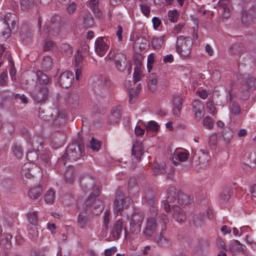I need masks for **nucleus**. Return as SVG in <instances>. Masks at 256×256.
Returning <instances> with one entry per match:
<instances>
[{"label":"nucleus","instance_id":"680f3d73","mask_svg":"<svg viewBox=\"0 0 256 256\" xmlns=\"http://www.w3.org/2000/svg\"><path fill=\"white\" fill-rule=\"evenodd\" d=\"M140 8L142 12L146 17L150 16V8L145 4H140Z\"/></svg>","mask_w":256,"mask_h":256},{"label":"nucleus","instance_id":"7c9ffc66","mask_svg":"<svg viewBox=\"0 0 256 256\" xmlns=\"http://www.w3.org/2000/svg\"><path fill=\"white\" fill-rule=\"evenodd\" d=\"M100 0H90V6L92 10L96 14V16L100 18L102 15V12L99 8Z\"/></svg>","mask_w":256,"mask_h":256},{"label":"nucleus","instance_id":"bf43d9fd","mask_svg":"<svg viewBox=\"0 0 256 256\" xmlns=\"http://www.w3.org/2000/svg\"><path fill=\"white\" fill-rule=\"evenodd\" d=\"M250 88H249L246 84H242V86H241V92L244 94V96H242L243 98L246 99L250 96Z\"/></svg>","mask_w":256,"mask_h":256},{"label":"nucleus","instance_id":"37998d69","mask_svg":"<svg viewBox=\"0 0 256 256\" xmlns=\"http://www.w3.org/2000/svg\"><path fill=\"white\" fill-rule=\"evenodd\" d=\"M203 106L201 104H198V106H193L192 107V111L194 113L195 116L200 119L202 116V110H203Z\"/></svg>","mask_w":256,"mask_h":256},{"label":"nucleus","instance_id":"09e8293b","mask_svg":"<svg viewBox=\"0 0 256 256\" xmlns=\"http://www.w3.org/2000/svg\"><path fill=\"white\" fill-rule=\"evenodd\" d=\"M147 131H152L156 132L158 130L159 126L154 121L150 122L146 126Z\"/></svg>","mask_w":256,"mask_h":256},{"label":"nucleus","instance_id":"c9c22d12","mask_svg":"<svg viewBox=\"0 0 256 256\" xmlns=\"http://www.w3.org/2000/svg\"><path fill=\"white\" fill-rule=\"evenodd\" d=\"M232 188L230 187H226L224 189L220 194V199L224 202L228 201L232 196Z\"/></svg>","mask_w":256,"mask_h":256},{"label":"nucleus","instance_id":"423d86ee","mask_svg":"<svg viewBox=\"0 0 256 256\" xmlns=\"http://www.w3.org/2000/svg\"><path fill=\"white\" fill-rule=\"evenodd\" d=\"M131 202L132 200L130 198L125 197L122 192H118L114 202V212L117 216L120 215L122 210L124 208H126Z\"/></svg>","mask_w":256,"mask_h":256},{"label":"nucleus","instance_id":"58836bf2","mask_svg":"<svg viewBox=\"0 0 256 256\" xmlns=\"http://www.w3.org/2000/svg\"><path fill=\"white\" fill-rule=\"evenodd\" d=\"M20 8L24 10H28L32 8L34 5V0H20Z\"/></svg>","mask_w":256,"mask_h":256},{"label":"nucleus","instance_id":"de8ad7c7","mask_svg":"<svg viewBox=\"0 0 256 256\" xmlns=\"http://www.w3.org/2000/svg\"><path fill=\"white\" fill-rule=\"evenodd\" d=\"M178 203L182 205H186L189 204L188 197L184 194H178Z\"/></svg>","mask_w":256,"mask_h":256},{"label":"nucleus","instance_id":"39448f33","mask_svg":"<svg viewBox=\"0 0 256 256\" xmlns=\"http://www.w3.org/2000/svg\"><path fill=\"white\" fill-rule=\"evenodd\" d=\"M18 19L16 14L8 13L6 14L3 20H0L4 27V30H2V33L4 37H8L11 30L15 28H18Z\"/></svg>","mask_w":256,"mask_h":256},{"label":"nucleus","instance_id":"20e7f679","mask_svg":"<svg viewBox=\"0 0 256 256\" xmlns=\"http://www.w3.org/2000/svg\"><path fill=\"white\" fill-rule=\"evenodd\" d=\"M192 44L190 37L180 36L177 38L176 51L180 54L186 56L190 54Z\"/></svg>","mask_w":256,"mask_h":256},{"label":"nucleus","instance_id":"e2e57ef3","mask_svg":"<svg viewBox=\"0 0 256 256\" xmlns=\"http://www.w3.org/2000/svg\"><path fill=\"white\" fill-rule=\"evenodd\" d=\"M247 158H248L244 159L246 164L250 165L254 164V166L256 163V158L254 156V154H249Z\"/></svg>","mask_w":256,"mask_h":256},{"label":"nucleus","instance_id":"4468645a","mask_svg":"<svg viewBox=\"0 0 256 256\" xmlns=\"http://www.w3.org/2000/svg\"><path fill=\"white\" fill-rule=\"evenodd\" d=\"M104 37L98 38L95 42L96 52L100 56H103L109 48L108 45L104 41Z\"/></svg>","mask_w":256,"mask_h":256},{"label":"nucleus","instance_id":"6e6d98bb","mask_svg":"<svg viewBox=\"0 0 256 256\" xmlns=\"http://www.w3.org/2000/svg\"><path fill=\"white\" fill-rule=\"evenodd\" d=\"M2 225L6 228H10L13 224V221L10 218L3 217L2 218Z\"/></svg>","mask_w":256,"mask_h":256},{"label":"nucleus","instance_id":"72a5a7b5","mask_svg":"<svg viewBox=\"0 0 256 256\" xmlns=\"http://www.w3.org/2000/svg\"><path fill=\"white\" fill-rule=\"evenodd\" d=\"M66 181L69 184H72L74 180V170L72 167L68 168L64 174Z\"/></svg>","mask_w":256,"mask_h":256},{"label":"nucleus","instance_id":"1a4fd4ad","mask_svg":"<svg viewBox=\"0 0 256 256\" xmlns=\"http://www.w3.org/2000/svg\"><path fill=\"white\" fill-rule=\"evenodd\" d=\"M189 156L188 152L182 148H177L175 150L172 161L175 166H178L180 162H186L188 160Z\"/></svg>","mask_w":256,"mask_h":256},{"label":"nucleus","instance_id":"c03bdc74","mask_svg":"<svg viewBox=\"0 0 256 256\" xmlns=\"http://www.w3.org/2000/svg\"><path fill=\"white\" fill-rule=\"evenodd\" d=\"M54 200V192L52 190H48L44 196V201L47 204H52Z\"/></svg>","mask_w":256,"mask_h":256},{"label":"nucleus","instance_id":"412c9836","mask_svg":"<svg viewBox=\"0 0 256 256\" xmlns=\"http://www.w3.org/2000/svg\"><path fill=\"white\" fill-rule=\"evenodd\" d=\"M122 114L120 108L114 107L108 117V122L112 124H116L121 118Z\"/></svg>","mask_w":256,"mask_h":256},{"label":"nucleus","instance_id":"e433bc0d","mask_svg":"<svg viewBox=\"0 0 256 256\" xmlns=\"http://www.w3.org/2000/svg\"><path fill=\"white\" fill-rule=\"evenodd\" d=\"M156 198L154 192L150 190H148L145 192L144 196V200L146 201L149 204L151 205L154 204Z\"/></svg>","mask_w":256,"mask_h":256},{"label":"nucleus","instance_id":"5fc2aeb1","mask_svg":"<svg viewBox=\"0 0 256 256\" xmlns=\"http://www.w3.org/2000/svg\"><path fill=\"white\" fill-rule=\"evenodd\" d=\"M246 84L250 89L256 88V79L253 77H248L246 79Z\"/></svg>","mask_w":256,"mask_h":256},{"label":"nucleus","instance_id":"69168bd1","mask_svg":"<svg viewBox=\"0 0 256 256\" xmlns=\"http://www.w3.org/2000/svg\"><path fill=\"white\" fill-rule=\"evenodd\" d=\"M56 44L52 41L46 42L44 46V49L45 51L54 50Z\"/></svg>","mask_w":256,"mask_h":256},{"label":"nucleus","instance_id":"052dcab7","mask_svg":"<svg viewBox=\"0 0 256 256\" xmlns=\"http://www.w3.org/2000/svg\"><path fill=\"white\" fill-rule=\"evenodd\" d=\"M8 80V73L6 70H4L0 76V86L6 84Z\"/></svg>","mask_w":256,"mask_h":256},{"label":"nucleus","instance_id":"f3484780","mask_svg":"<svg viewBox=\"0 0 256 256\" xmlns=\"http://www.w3.org/2000/svg\"><path fill=\"white\" fill-rule=\"evenodd\" d=\"M90 218L86 212L79 214L77 219V224L79 228L86 229L90 226Z\"/></svg>","mask_w":256,"mask_h":256},{"label":"nucleus","instance_id":"4d7b16f0","mask_svg":"<svg viewBox=\"0 0 256 256\" xmlns=\"http://www.w3.org/2000/svg\"><path fill=\"white\" fill-rule=\"evenodd\" d=\"M154 172L156 174H164L166 172L165 166L162 164H156L154 167Z\"/></svg>","mask_w":256,"mask_h":256},{"label":"nucleus","instance_id":"ddd939ff","mask_svg":"<svg viewBox=\"0 0 256 256\" xmlns=\"http://www.w3.org/2000/svg\"><path fill=\"white\" fill-rule=\"evenodd\" d=\"M208 242L204 239L199 240L196 244L192 252L197 255H204L208 252Z\"/></svg>","mask_w":256,"mask_h":256},{"label":"nucleus","instance_id":"aec40b11","mask_svg":"<svg viewBox=\"0 0 256 256\" xmlns=\"http://www.w3.org/2000/svg\"><path fill=\"white\" fill-rule=\"evenodd\" d=\"M37 76L36 84H40L42 87H46V86L51 82V78H49L46 74L42 72L38 71L36 74Z\"/></svg>","mask_w":256,"mask_h":256},{"label":"nucleus","instance_id":"f257e3e1","mask_svg":"<svg viewBox=\"0 0 256 256\" xmlns=\"http://www.w3.org/2000/svg\"><path fill=\"white\" fill-rule=\"evenodd\" d=\"M80 186L82 190L85 193L90 190H92V194L85 201V204L88 206L90 204L91 200L94 198L93 196H98L100 194V190L98 186L94 184V178L88 174H84L82 176L80 180Z\"/></svg>","mask_w":256,"mask_h":256},{"label":"nucleus","instance_id":"c756f323","mask_svg":"<svg viewBox=\"0 0 256 256\" xmlns=\"http://www.w3.org/2000/svg\"><path fill=\"white\" fill-rule=\"evenodd\" d=\"M164 36L157 37L154 36L152 39L151 43L154 49H160L162 46L164 41Z\"/></svg>","mask_w":256,"mask_h":256},{"label":"nucleus","instance_id":"4c0bfd02","mask_svg":"<svg viewBox=\"0 0 256 256\" xmlns=\"http://www.w3.org/2000/svg\"><path fill=\"white\" fill-rule=\"evenodd\" d=\"M42 193V188L38 186L31 188L29 191L28 195L32 199H36L41 195Z\"/></svg>","mask_w":256,"mask_h":256},{"label":"nucleus","instance_id":"7ed1b4c3","mask_svg":"<svg viewBox=\"0 0 256 256\" xmlns=\"http://www.w3.org/2000/svg\"><path fill=\"white\" fill-rule=\"evenodd\" d=\"M84 154V146L78 144H72L68 146L66 152L60 158L65 164L66 159L71 161L76 160Z\"/></svg>","mask_w":256,"mask_h":256},{"label":"nucleus","instance_id":"9b49d317","mask_svg":"<svg viewBox=\"0 0 256 256\" xmlns=\"http://www.w3.org/2000/svg\"><path fill=\"white\" fill-rule=\"evenodd\" d=\"M178 198V192L176 190L173 188H169L167 190V198L165 200L163 201V206L164 210L166 212H168L170 210V207L173 206H170V204L175 202Z\"/></svg>","mask_w":256,"mask_h":256},{"label":"nucleus","instance_id":"13d9d810","mask_svg":"<svg viewBox=\"0 0 256 256\" xmlns=\"http://www.w3.org/2000/svg\"><path fill=\"white\" fill-rule=\"evenodd\" d=\"M209 144L212 149H215L217 144V136L215 134H213L210 136Z\"/></svg>","mask_w":256,"mask_h":256},{"label":"nucleus","instance_id":"603ef678","mask_svg":"<svg viewBox=\"0 0 256 256\" xmlns=\"http://www.w3.org/2000/svg\"><path fill=\"white\" fill-rule=\"evenodd\" d=\"M83 24L86 28H90L93 24V19L90 14H86L83 17Z\"/></svg>","mask_w":256,"mask_h":256},{"label":"nucleus","instance_id":"bb28decb","mask_svg":"<svg viewBox=\"0 0 256 256\" xmlns=\"http://www.w3.org/2000/svg\"><path fill=\"white\" fill-rule=\"evenodd\" d=\"M12 236L8 232H4L1 236V244L4 248L8 250L12 246L11 240Z\"/></svg>","mask_w":256,"mask_h":256},{"label":"nucleus","instance_id":"0e129e2a","mask_svg":"<svg viewBox=\"0 0 256 256\" xmlns=\"http://www.w3.org/2000/svg\"><path fill=\"white\" fill-rule=\"evenodd\" d=\"M147 61L148 70L149 72H150L152 68V65L154 61V56L152 54H150L148 56Z\"/></svg>","mask_w":256,"mask_h":256},{"label":"nucleus","instance_id":"774afa93","mask_svg":"<svg viewBox=\"0 0 256 256\" xmlns=\"http://www.w3.org/2000/svg\"><path fill=\"white\" fill-rule=\"evenodd\" d=\"M240 112L239 105L236 102H233L231 107V112L234 115L239 114Z\"/></svg>","mask_w":256,"mask_h":256},{"label":"nucleus","instance_id":"b1692460","mask_svg":"<svg viewBox=\"0 0 256 256\" xmlns=\"http://www.w3.org/2000/svg\"><path fill=\"white\" fill-rule=\"evenodd\" d=\"M158 84V76L152 73L150 74L148 77V89L152 92H154L157 90V86Z\"/></svg>","mask_w":256,"mask_h":256},{"label":"nucleus","instance_id":"6e6552de","mask_svg":"<svg viewBox=\"0 0 256 256\" xmlns=\"http://www.w3.org/2000/svg\"><path fill=\"white\" fill-rule=\"evenodd\" d=\"M158 224L156 218L150 217L147 218L146 226L142 230V234L146 239H150L156 232Z\"/></svg>","mask_w":256,"mask_h":256},{"label":"nucleus","instance_id":"ea45409f","mask_svg":"<svg viewBox=\"0 0 256 256\" xmlns=\"http://www.w3.org/2000/svg\"><path fill=\"white\" fill-rule=\"evenodd\" d=\"M66 100L68 104L77 105L79 100V96L77 92H73L68 95Z\"/></svg>","mask_w":256,"mask_h":256},{"label":"nucleus","instance_id":"5701e85b","mask_svg":"<svg viewBox=\"0 0 256 256\" xmlns=\"http://www.w3.org/2000/svg\"><path fill=\"white\" fill-rule=\"evenodd\" d=\"M142 144L138 142H136L133 144L132 154L134 158L138 161L140 160L141 156L144 153Z\"/></svg>","mask_w":256,"mask_h":256},{"label":"nucleus","instance_id":"a19ab883","mask_svg":"<svg viewBox=\"0 0 256 256\" xmlns=\"http://www.w3.org/2000/svg\"><path fill=\"white\" fill-rule=\"evenodd\" d=\"M142 85L141 84H138L136 86V90H135L133 88L128 89L129 93V102H132L133 98H136L138 96V93L141 90Z\"/></svg>","mask_w":256,"mask_h":256},{"label":"nucleus","instance_id":"3c124183","mask_svg":"<svg viewBox=\"0 0 256 256\" xmlns=\"http://www.w3.org/2000/svg\"><path fill=\"white\" fill-rule=\"evenodd\" d=\"M12 150L15 156L17 158H20L22 156L23 150L22 147L20 146L15 145L12 148Z\"/></svg>","mask_w":256,"mask_h":256},{"label":"nucleus","instance_id":"a18cd8bd","mask_svg":"<svg viewBox=\"0 0 256 256\" xmlns=\"http://www.w3.org/2000/svg\"><path fill=\"white\" fill-rule=\"evenodd\" d=\"M28 218L30 224L32 226H36L38 222V218L36 212L28 213Z\"/></svg>","mask_w":256,"mask_h":256},{"label":"nucleus","instance_id":"dca6fc26","mask_svg":"<svg viewBox=\"0 0 256 256\" xmlns=\"http://www.w3.org/2000/svg\"><path fill=\"white\" fill-rule=\"evenodd\" d=\"M114 64L118 70L124 72L128 66V61L125 56L121 53L116 54L114 56Z\"/></svg>","mask_w":256,"mask_h":256},{"label":"nucleus","instance_id":"0eeeda50","mask_svg":"<svg viewBox=\"0 0 256 256\" xmlns=\"http://www.w3.org/2000/svg\"><path fill=\"white\" fill-rule=\"evenodd\" d=\"M144 217L142 214L134 213L130 222V232L133 234H138L141 230V226Z\"/></svg>","mask_w":256,"mask_h":256},{"label":"nucleus","instance_id":"864d4df0","mask_svg":"<svg viewBox=\"0 0 256 256\" xmlns=\"http://www.w3.org/2000/svg\"><path fill=\"white\" fill-rule=\"evenodd\" d=\"M202 124L204 126L208 129H212L214 127V121L209 116L204 118Z\"/></svg>","mask_w":256,"mask_h":256},{"label":"nucleus","instance_id":"a211bd4d","mask_svg":"<svg viewBox=\"0 0 256 256\" xmlns=\"http://www.w3.org/2000/svg\"><path fill=\"white\" fill-rule=\"evenodd\" d=\"M172 212L174 218L178 222H182L186 220V216L179 206H172Z\"/></svg>","mask_w":256,"mask_h":256},{"label":"nucleus","instance_id":"cd10ccee","mask_svg":"<svg viewBox=\"0 0 256 256\" xmlns=\"http://www.w3.org/2000/svg\"><path fill=\"white\" fill-rule=\"evenodd\" d=\"M245 246L242 245L237 240H234L228 246L230 250L234 254L242 252L244 250Z\"/></svg>","mask_w":256,"mask_h":256},{"label":"nucleus","instance_id":"49530a36","mask_svg":"<svg viewBox=\"0 0 256 256\" xmlns=\"http://www.w3.org/2000/svg\"><path fill=\"white\" fill-rule=\"evenodd\" d=\"M168 16L170 22H175L177 21L179 14L177 10H173L168 12Z\"/></svg>","mask_w":256,"mask_h":256},{"label":"nucleus","instance_id":"6ab92c4d","mask_svg":"<svg viewBox=\"0 0 256 256\" xmlns=\"http://www.w3.org/2000/svg\"><path fill=\"white\" fill-rule=\"evenodd\" d=\"M154 242L161 247L170 248L172 246V240L164 237L162 233L154 238Z\"/></svg>","mask_w":256,"mask_h":256},{"label":"nucleus","instance_id":"393cba45","mask_svg":"<svg viewBox=\"0 0 256 256\" xmlns=\"http://www.w3.org/2000/svg\"><path fill=\"white\" fill-rule=\"evenodd\" d=\"M99 90L102 92H106L110 88L111 83L107 76H101L98 80Z\"/></svg>","mask_w":256,"mask_h":256},{"label":"nucleus","instance_id":"f8f14e48","mask_svg":"<svg viewBox=\"0 0 256 256\" xmlns=\"http://www.w3.org/2000/svg\"><path fill=\"white\" fill-rule=\"evenodd\" d=\"M74 81L73 73L70 72H65L62 74L59 78V83L61 86L68 88L71 86Z\"/></svg>","mask_w":256,"mask_h":256},{"label":"nucleus","instance_id":"338daca9","mask_svg":"<svg viewBox=\"0 0 256 256\" xmlns=\"http://www.w3.org/2000/svg\"><path fill=\"white\" fill-rule=\"evenodd\" d=\"M223 136L227 143H228L232 137V132L230 130H224L223 132Z\"/></svg>","mask_w":256,"mask_h":256},{"label":"nucleus","instance_id":"79ce46f5","mask_svg":"<svg viewBox=\"0 0 256 256\" xmlns=\"http://www.w3.org/2000/svg\"><path fill=\"white\" fill-rule=\"evenodd\" d=\"M28 230L30 238L31 239H36L38 236V232L36 226H28Z\"/></svg>","mask_w":256,"mask_h":256},{"label":"nucleus","instance_id":"4be33fe9","mask_svg":"<svg viewBox=\"0 0 256 256\" xmlns=\"http://www.w3.org/2000/svg\"><path fill=\"white\" fill-rule=\"evenodd\" d=\"M123 229V222L118 220L113 225L112 234L115 240H118Z\"/></svg>","mask_w":256,"mask_h":256},{"label":"nucleus","instance_id":"f704fd0d","mask_svg":"<svg viewBox=\"0 0 256 256\" xmlns=\"http://www.w3.org/2000/svg\"><path fill=\"white\" fill-rule=\"evenodd\" d=\"M204 214H195L193 218L191 220V222L196 228H200L204 224L203 218Z\"/></svg>","mask_w":256,"mask_h":256},{"label":"nucleus","instance_id":"f03ea898","mask_svg":"<svg viewBox=\"0 0 256 256\" xmlns=\"http://www.w3.org/2000/svg\"><path fill=\"white\" fill-rule=\"evenodd\" d=\"M61 24L60 19L56 16L51 18V22L49 26H45L40 36L44 40L48 38H52L60 34Z\"/></svg>","mask_w":256,"mask_h":256},{"label":"nucleus","instance_id":"473e14b6","mask_svg":"<svg viewBox=\"0 0 256 256\" xmlns=\"http://www.w3.org/2000/svg\"><path fill=\"white\" fill-rule=\"evenodd\" d=\"M244 49L243 44L240 42L233 44L229 49V52L232 54H239Z\"/></svg>","mask_w":256,"mask_h":256},{"label":"nucleus","instance_id":"9d476101","mask_svg":"<svg viewBox=\"0 0 256 256\" xmlns=\"http://www.w3.org/2000/svg\"><path fill=\"white\" fill-rule=\"evenodd\" d=\"M94 198L90 201V204L86 206L85 202L83 205L82 208L84 211H90L92 213L98 214L102 210V202L98 198V196H93Z\"/></svg>","mask_w":256,"mask_h":256},{"label":"nucleus","instance_id":"2eb2a0df","mask_svg":"<svg viewBox=\"0 0 256 256\" xmlns=\"http://www.w3.org/2000/svg\"><path fill=\"white\" fill-rule=\"evenodd\" d=\"M49 90L47 87H42L38 91L33 92L32 96L38 102H43L48 99Z\"/></svg>","mask_w":256,"mask_h":256},{"label":"nucleus","instance_id":"c85d7f7f","mask_svg":"<svg viewBox=\"0 0 256 256\" xmlns=\"http://www.w3.org/2000/svg\"><path fill=\"white\" fill-rule=\"evenodd\" d=\"M20 35L21 38L24 40H27L30 38L32 34L28 26L26 24H23L20 31Z\"/></svg>","mask_w":256,"mask_h":256},{"label":"nucleus","instance_id":"8fccbe9b","mask_svg":"<svg viewBox=\"0 0 256 256\" xmlns=\"http://www.w3.org/2000/svg\"><path fill=\"white\" fill-rule=\"evenodd\" d=\"M100 147V142L97 140L94 139V138H92L90 141V148L94 151L98 152L99 150Z\"/></svg>","mask_w":256,"mask_h":256},{"label":"nucleus","instance_id":"2f4dec72","mask_svg":"<svg viewBox=\"0 0 256 256\" xmlns=\"http://www.w3.org/2000/svg\"><path fill=\"white\" fill-rule=\"evenodd\" d=\"M41 65L42 68L44 70H51L52 66V58L49 56H44Z\"/></svg>","mask_w":256,"mask_h":256},{"label":"nucleus","instance_id":"a878e982","mask_svg":"<svg viewBox=\"0 0 256 256\" xmlns=\"http://www.w3.org/2000/svg\"><path fill=\"white\" fill-rule=\"evenodd\" d=\"M172 102L174 106L176 108V110H174V114L176 116H178L180 110L182 108V98L179 94H174L172 96Z\"/></svg>","mask_w":256,"mask_h":256}]
</instances>
